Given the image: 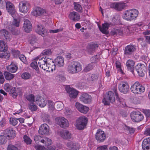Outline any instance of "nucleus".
Segmentation results:
<instances>
[{
  "instance_id": "obj_1",
  "label": "nucleus",
  "mask_w": 150,
  "mask_h": 150,
  "mask_svg": "<svg viewBox=\"0 0 150 150\" xmlns=\"http://www.w3.org/2000/svg\"><path fill=\"white\" fill-rule=\"evenodd\" d=\"M82 69L80 63L78 62H73L68 66L67 70L70 73L75 74L79 72Z\"/></svg>"
},
{
  "instance_id": "obj_2",
  "label": "nucleus",
  "mask_w": 150,
  "mask_h": 150,
  "mask_svg": "<svg viewBox=\"0 0 150 150\" xmlns=\"http://www.w3.org/2000/svg\"><path fill=\"white\" fill-rule=\"evenodd\" d=\"M138 13V11L135 9L127 10L124 11L123 17L127 21H131L135 19Z\"/></svg>"
},
{
  "instance_id": "obj_3",
  "label": "nucleus",
  "mask_w": 150,
  "mask_h": 150,
  "mask_svg": "<svg viewBox=\"0 0 150 150\" xmlns=\"http://www.w3.org/2000/svg\"><path fill=\"white\" fill-rule=\"evenodd\" d=\"M88 121L87 117L84 116L80 117L76 120L75 125L78 129H83L86 127Z\"/></svg>"
},
{
  "instance_id": "obj_4",
  "label": "nucleus",
  "mask_w": 150,
  "mask_h": 150,
  "mask_svg": "<svg viewBox=\"0 0 150 150\" xmlns=\"http://www.w3.org/2000/svg\"><path fill=\"white\" fill-rule=\"evenodd\" d=\"M130 89L131 91L135 94H140L145 91V88L138 81L132 85Z\"/></svg>"
},
{
  "instance_id": "obj_5",
  "label": "nucleus",
  "mask_w": 150,
  "mask_h": 150,
  "mask_svg": "<svg viewBox=\"0 0 150 150\" xmlns=\"http://www.w3.org/2000/svg\"><path fill=\"white\" fill-rule=\"evenodd\" d=\"M115 100L114 93L112 91H109L106 93L103 100V102L105 105H109L110 103H113Z\"/></svg>"
},
{
  "instance_id": "obj_6",
  "label": "nucleus",
  "mask_w": 150,
  "mask_h": 150,
  "mask_svg": "<svg viewBox=\"0 0 150 150\" xmlns=\"http://www.w3.org/2000/svg\"><path fill=\"white\" fill-rule=\"evenodd\" d=\"M3 134L6 137V138L8 139H12L16 136V131L11 127H8L4 129L3 132Z\"/></svg>"
},
{
  "instance_id": "obj_7",
  "label": "nucleus",
  "mask_w": 150,
  "mask_h": 150,
  "mask_svg": "<svg viewBox=\"0 0 150 150\" xmlns=\"http://www.w3.org/2000/svg\"><path fill=\"white\" fill-rule=\"evenodd\" d=\"M131 117L133 122H139L143 120L144 116L139 112L133 111L130 114Z\"/></svg>"
},
{
  "instance_id": "obj_8",
  "label": "nucleus",
  "mask_w": 150,
  "mask_h": 150,
  "mask_svg": "<svg viewBox=\"0 0 150 150\" xmlns=\"http://www.w3.org/2000/svg\"><path fill=\"white\" fill-rule=\"evenodd\" d=\"M146 68L144 65L141 64H138L135 67V70L138 74V75L141 77L144 76L146 73Z\"/></svg>"
},
{
  "instance_id": "obj_9",
  "label": "nucleus",
  "mask_w": 150,
  "mask_h": 150,
  "mask_svg": "<svg viewBox=\"0 0 150 150\" xmlns=\"http://www.w3.org/2000/svg\"><path fill=\"white\" fill-rule=\"evenodd\" d=\"M46 57H42L39 59V61L38 63L40 67L44 70H46L49 68V67H48V65H49L50 63L48 62L49 59H46Z\"/></svg>"
},
{
  "instance_id": "obj_10",
  "label": "nucleus",
  "mask_w": 150,
  "mask_h": 150,
  "mask_svg": "<svg viewBox=\"0 0 150 150\" xmlns=\"http://www.w3.org/2000/svg\"><path fill=\"white\" fill-rule=\"evenodd\" d=\"M126 4L124 2H119L111 3L110 5V8H114L117 11H121L126 6Z\"/></svg>"
},
{
  "instance_id": "obj_11",
  "label": "nucleus",
  "mask_w": 150,
  "mask_h": 150,
  "mask_svg": "<svg viewBox=\"0 0 150 150\" xmlns=\"http://www.w3.org/2000/svg\"><path fill=\"white\" fill-rule=\"evenodd\" d=\"M56 123L62 128H65L68 127L69 123L68 120L64 117H58L56 119Z\"/></svg>"
},
{
  "instance_id": "obj_12",
  "label": "nucleus",
  "mask_w": 150,
  "mask_h": 150,
  "mask_svg": "<svg viewBox=\"0 0 150 150\" xmlns=\"http://www.w3.org/2000/svg\"><path fill=\"white\" fill-rule=\"evenodd\" d=\"M4 88L7 92H9L11 96L13 98H15L17 96L15 88L13 87L9 83H6L4 86Z\"/></svg>"
},
{
  "instance_id": "obj_13",
  "label": "nucleus",
  "mask_w": 150,
  "mask_h": 150,
  "mask_svg": "<svg viewBox=\"0 0 150 150\" xmlns=\"http://www.w3.org/2000/svg\"><path fill=\"white\" fill-rule=\"evenodd\" d=\"M96 139L98 142H103L106 139V135L104 132L100 129H99L96 134Z\"/></svg>"
},
{
  "instance_id": "obj_14",
  "label": "nucleus",
  "mask_w": 150,
  "mask_h": 150,
  "mask_svg": "<svg viewBox=\"0 0 150 150\" xmlns=\"http://www.w3.org/2000/svg\"><path fill=\"white\" fill-rule=\"evenodd\" d=\"M35 31L36 32L44 37L47 35V31L45 28L40 24L37 25Z\"/></svg>"
},
{
  "instance_id": "obj_15",
  "label": "nucleus",
  "mask_w": 150,
  "mask_h": 150,
  "mask_svg": "<svg viewBox=\"0 0 150 150\" xmlns=\"http://www.w3.org/2000/svg\"><path fill=\"white\" fill-rule=\"evenodd\" d=\"M129 88L128 83L126 81H122L118 85L119 90L124 93H127L128 91Z\"/></svg>"
},
{
  "instance_id": "obj_16",
  "label": "nucleus",
  "mask_w": 150,
  "mask_h": 150,
  "mask_svg": "<svg viewBox=\"0 0 150 150\" xmlns=\"http://www.w3.org/2000/svg\"><path fill=\"white\" fill-rule=\"evenodd\" d=\"M136 50V47L134 45H129L125 47L124 54L127 56L131 55Z\"/></svg>"
},
{
  "instance_id": "obj_17",
  "label": "nucleus",
  "mask_w": 150,
  "mask_h": 150,
  "mask_svg": "<svg viewBox=\"0 0 150 150\" xmlns=\"http://www.w3.org/2000/svg\"><path fill=\"white\" fill-rule=\"evenodd\" d=\"M36 103L40 107H44L47 103V100L43 97L38 96L35 98Z\"/></svg>"
},
{
  "instance_id": "obj_18",
  "label": "nucleus",
  "mask_w": 150,
  "mask_h": 150,
  "mask_svg": "<svg viewBox=\"0 0 150 150\" xmlns=\"http://www.w3.org/2000/svg\"><path fill=\"white\" fill-rule=\"evenodd\" d=\"M32 14L36 17L41 16L46 13L45 10L40 7H37L33 11Z\"/></svg>"
},
{
  "instance_id": "obj_19",
  "label": "nucleus",
  "mask_w": 150,
  "mask_h": 150,
  "mask_svg": "<svg viewBox=\"0 0 150 150\" xmlns=\"http://www.w3.org/2000/svg\"><path fill=\"white\" fill-rule=\"evenodd\" d=\"M13 27H8V28L11 30L13 34L17 35L18 34V30L15 29V27L19 26V21L16 18H14L13 21L12 23Z\"/></svg>"
},
{
  "instance_id": "obj_20",
  "label": "nucleus",
  "mask_w": 150,
  "mask_h": 150,
  "mask_svg": "<svg viewBox=\"0 0 150 150\" xmlns=\"http://www.w3.org/2000/svg\"><path fill=\"white\" fill-rule=\"evenodd\" d=\"M23 28L24 30L27 33H29L31 30L32 28V25L29 20L25 18L24 19Z\"/></svg>"
},
{
  "instance_id": "obj_21",
  "label": "nucleus",
  "mask_w": 150,
  "mask_h": 150,
  "mask_svg": "<svg viewBox=\"0 0 150 150\" xmlns=\"http://www.w3.org/2000/svg\"><path fill=\"white\" fill-rule=\"evenodd\" d=\"M39 133L41 135H47L49 132V127L48 125L46 124L42 125L38 131Z\"/></svg>"
},
{
  "instance_id": "obj_22",
  "label": "nucleus",
  "mask_w": 150,
  "mask_h": 150,
  "mask_svg": "<svg viewBox=\"0 0 150 150\" xmlns=\"http://www.w3.org/2000/svg\"><path fill=\"white\" fill-rule=\"evenodd\" d=\"M91 96L87 93L83 94L81 95L80 98V100L84 103L88 104L91 102Z\"/></svg>"
},
{
  "instance_id": "obj_23",
  "label": "nucleus",
  "mask_w": 150,
  "mask_h": 150,
  "mask_svg": "<svg viewBox=\"0 0 150 150\" xmlns=\"http://www.w3.org/2000/svg\"><path fill=\"white\" fill-rule=\"evenodd\" d=\"M76 107L79 112L84 114L86 113L89 110L88 107L77 102L76 103Z\"/></svg>"
},
{
  "instance_id": "obj_24",
  "label": "nucleus",
  "mask_w": 150,
  "mask_h": 150,
  "mask_svg": "<svg viewBox=\"0 0 150 150\" xmlns=\"http://www.w3.org/2000/svg\"><path fill=\"white\" fill-rule=\"evenodd\" d=\"M29 4L25 1H21L19 3V11L21 12L24 13L28 11V7Z\"/></svg>"
},
{
  "instance_id": "obj_25",
  "label": "nucleus",
  "mask_w": 150,
  "mask_h": 150,
  "mask_svg": "<svg viewBox=\"0 0 150 150\" xmlns=\"http://www.w3.org/2000/svg\"><path fill=\"white\" fill-rule=\"evenodd\" d=\"M126 65L128 70L131 71L133 74H134L135 73L134 68V62L132 60H128L126 62Z\"/></svg>"
},
{
  "instance_id": "obj_26",
  "label": "nucleus",
  "mask_w": 150,
  "mask_h": 150,
  "mask_svg": "<svg viewBox=\"0 0 150 150\" xmlns=\"http://www.w3.org/2000/svg\"><path fill=\"white\" fill-rule=\"evenodd\" d=\"M55 64L56 66L58 67H63L64 64V58L59 56L57 57L54 60Z\"/></svg>"
},
{
  "instance_id": "obj_27",
  "label": "nucleus",
  "mask_w": 150,
  "mask_h": 150,
  "mask_svg": "<svg viewBox=\"0 0 150 150\" xmlns=\"http://www.w3.org/2000/svg\"><path fill=\"white\" fill-rule=\"evenodd\" d=\"M66 90L69 94V96L71 98H76L78 94V92L74 89L70 87H67Z\"/></svg>"
},
{
  "instance_id": "obj_28",
  "label": "nucleus",
  "mask_w": 150,
  "mask_h": 150,
  "mask_svg": "<svg viewBox=\"0 0 150 150\" xmlns=\"http://www.w3.org/2000/svg\"><path fill=\"white\" fill-rule=\"evenodd\" d=\"M142 146L143 150H150V137L144 140Z\"/></svg>"
},
{
  "instance_id": "obj_29",
  "label": "nucleus",
  "mask_w": 150,
  "mask_h": 150,
  "mask_svg": "<svg viewBox=\"0 0 150 150\" xmlns=\"http://www.w3.org/2000/svg\"><path fill=\"white\" fill-rule=\"evenodd\" d=\"M6 8L8 13L11 14H14L16 12L13 4L10 2H8L6 4Z\"/></svg>"
},
{
  "instance_id": "obj_30",
  "label": "nucleus",
  "mask_w": 150,
  "mask_h": 150,
  "mask_svg": "<svg viewBox=\"0 0 150 150\" xmlns=\"http://www.w3.org/2000/svg\"><path fill=\"white\" fill-rule=\"evenodd\" d=\"M67 146L74 150H78L80 147V145L78 143L74 141L68 142L67 144Z\"/></svg>"
},
{
  "instance_id": "obj_31",
  "label": "nucleus",
  "mask_w": 150,
  "mask_h": 150,
  "mask_svg": "<svg viewBox=\"0 0 150 150\" xmlns=\"http://www.w3.org/2000/svg\"><path fill=\"white\" fill-rule=\"evenodd\" d=\"M60 135L62 138L65 139H70L72 138L71 133L67 130L60 131Z\"/></svg>"
},
{
  "instance_id": "obj_32",
  "label": "nucleus",
  "mask_w": 150,
  "mask_h": 150,
  "mask_svg": "<svg viewBox=\"0 0 150 150\" xmlns=\"http://www.w3.org/2000/svg\"><path fill=\"white\" fill-rule=\"evenodd\" d=\"M96 56L97 55H96L91 58V61H93V60L94 61L90 64H88L87 66L84 69V71L85 72H87L92 70L93 68L94 65L95 64L94 63H96Z\"/></svg>"
},
{
  "instance_id": "obj_33",
  "label": "nucleus",
  "mask_w": 150,
  "mask_h": 150,
  "mask_svg": "<svg viewBox=\"0 0 150 150\" xmlns=\"http://www.w3.org/2000/svg\"><path fill=\"white\" fill-rule=\"evenodd\" d=\"M111 23H105L102 24V27H99L100 30L101 32L104 34H107V30L109 28V26L111 25Z\"/></svg>"
},
{
  "instance_id": "obj_34",
  "label": "nucleus",
  "mask_w": 150,
  "mask_h": 150,
  "mask_svg": "<svg viewBox=\"0 0 150 150\" xmlns=\"http://www.w3.org/2000/svg\"><path fill=\"white\" fill-rule=\"evenodd\" d=\"M39 59V57L38 56L30 64V66L34 69H35L38 74H39L40 71L39 70L37 61Z\"/></svg>"
},
{
  "instance_id": "obj_35",
  "label": "nucleus",
  "mask_w": 150,
  "mask_h": 150,
  "mask_svg": "<svg viewBox=\"0 0 150 150\" xmlns=\"http://www.w3.org/2000/svg\"><path fill=\"white\" fill-rule=\"evenodd\" d=\"M69 17L74 21H77L80 19L79 15L75 12H73L70 13Z\"/></svg>"
},
{
  "instance_id": "obj_36",
  "label": "nucleus",
  "mask_w": 150,
  "mask_h": 150,
  "mask_svg": "<svg viewBox=\"0 0 150 150\" xmlns=\"http://www.w3.org/2000/svg\"><path fill=\"white\" fill-rule=\"evenodd\" d=\"M98 47V45L96 44H92L90 45L87 48V51L91 54L94 52L95 49Z\"/></svg>"
},
{
  "instance_id": "obj_37",
  "label": "nucleus",
  "mask_w": 150,
  "mask_h": 150,
  "mask_svg": "<svg viewBox=\"0 0 150 150\" xmlns=\"http://www.w3.org/2000/svg\"><path fill=\"white\" fill-rule=\"evenodd\" d=\"M112 90L115 93V94L116 98V100L117 101H118L120 104H123V101L124 100V99L123 98H120L119 97L118 95L117 92V88L116 85H114Z\"/></svg>"
},
{
  "instance_id": "obj_38",
  "label": "nucleus",
  "mask_w": 150,
  "mask_h": 150,
  "mask_svg": "<svg viewBox=\"0 0 150 150\" xmlns=\"http://www.w3.org/2000/svg\"><path fill=\"white\" fill-rule=\"evenodd\" d=\"M7 70L12 73L15 72L18 69V67L13 63L8 65L7 67Z\"/></svg>"
},
{
  "instance_id": "obj_39",
  "label": "nucleus",
  "mask_w": 150,
  "mask_h": 150,
  "mask_svg": "<svg viewBox=\"0 0 150 150\" xmlns=\"http://www.w3.org/2000/svg\"><path fill=\"white\" fill-rule=\"evenodd\" d=\"M8 47L6 43L3 41H0V52H4L7 50Z\"/></svg>"
},
{
  "instance_id": "obj_40",
  "label": "nucleus",
  "mask_w": 150,
  "mask_h": 150,
  "mask_svg": "<svg viewBox=\"0 0 150 150\" xmlns=\"http://www.w3.org/2000/svg\"><path fill=\"white\" fill-rule=\"evenodd\" d=\"M4 75L6 79L8 80H10L14 77L13 75L8 72H4Z\"/></svg>"
},
{
  "instance_id": "obj_41",
  "label": "nucleus",
  "mask_w": 150,
  "mask_h": 150,
  "mask_svg": "<svg viewBox=\"0 0 150 150\" xmlns=\"http://www.w3.org/2000/svg\"><path fill=\"white\" fill-rule=\"evenodd\" d=\"M41 143L47 146V145H51L52 142L50 139L46 137H44L42 138V140H41Z\"/></svg>"
},
{
  "instance_id": "obj_42",
  "label": "nucleus",
  "mask_w": 150,
  "mask_h": 150,
  "mask_svg": "<svg viewBox=\"0 0 150 150\" xmlns=\"http://www.w3.org/2000/svg\"><path fill=\"white\" fill-rule=\"evenodd\" d=\"M0 35L2 37H4L5 39H7L8 37L9 33L5 29L1 30L0 31Z\"/></svg>"
},
{
  "instance_id": "obj_43",
  "label": "nucleus",
  "mask_w": 150,
  "mask_h": 150,
  "mask_svg": "<svg viewBox=\"0 0 150 150\" xmlns=\"http://www.w3.org/2000/svg\"><path fill=\"white\" fill-rule=\"evenodd\" d=\"M33 102H31L28 104L29 109L32 111H36L37 109V107Z\"/></svg>"
},
{
  "instance_id": "obj_44",
  "label": "nucleus",
  "mask_w": 150,
  "mask_h": 150,
  "mask_svg": "<svg viewBox=\"0 0 150 150\" xmlns=\"http://www.w3.org/2000/svg\"><path fill=\"white\" fill-rule=\"evenodd\" d=\"M74 7L75 9L77 11L79 12H82V8L81 6L77 3H74Z\"/></svg>"
},
{
  "instance_id": "obj_45",
  "label": "nucleus",
  "mask_w": 150,
  "mask_h": 150,
  "mask_svg": "<svg viewBox=\"0 0 150 150\" xmlns=\"http://www.w3.org/2000/svg\"><path fill=\"white\" fill-rule=\"evenodd\" d=\"M21 76L22 78L24 79H30L31 77V74L30 73L27 72L23 73L21 75Z\"/></svg>"
},
{
  "instance_id": "obj_46",
  "label": "nucleus",
  "mask_w": 150,
  "mask_h": 150,
  "mask_svg": "<svg viewBox=\"0 0 150 150\" xmlns=\"http://www.w3.org/2000/svg\"><path fill=\"white\" fill-rule=\"evenodd\" d=\"M18 120H19L18 118H16L15 117H10V124L13 126L16 125L18 123Z\"/></svg>"
},
{
  "instance_id": "obj_47",
  "label": "nucleus",
  "mask_w": 150,
  "mask_h": 150,
  "mask_svg": "<svg viewBox=\"0 0 150 150\" xmlns=\"http://www.w3.org/2000/svg\"><path fill=\"white\" fill-rule=\"evenodd\" d=\"M29 40L30 41V43L31 44H33L34 42H35L36 41L37 38L34 35L32 34L29 36Z\"/></svg>"
},
{
  "instance_id": "obj_48",
  "label": "nucleus",
  "mask_w": 150,
  "mask_h": 150,
  "mask_svg": "<svg viewBox=\"0 0 150 150\" xmlns=\"http://www.w3.org/2000/svg\"><path fill=\"white\" fill-rule=\"evenodd\" d=\"M98 79L97 76L95 74L91 75L90 78H89L88 80L90 83H92L94 81H96Z\"/></svg>"
},
{
  "instance_id": "obj_49",
  "label": "nucleus",
  "mask_w": 150,
  "mask_h": 150,
  "mask_svg": "<svg viewBox=\"0 0 150 150\" xmlns=\"http://www.w3.org/2000/svg\"><path fill=\"white\" fill-rule=\"evenodd\" d=\"M48 106L49 109L51 110H53L54 109V103L51 100L48 101Z\"/></svg>"
},
{
  "instance_id": "obj_50",
  "label": "nucleus",
  "mask_w": 150,
  "mask_h": 150,
  "mask_svg": "<svg viewBox=\"0 0 150 150\" xmlns=\"http://www.w3.org/2000/svg\"><path fill=\"white\" fill-rule=\"evenodd\" d=\"M23 139L24 142L27 144H31V139L28 136L25 135L23 137Z\"/></svg>"
},
{
  "instance_id": "obj_51",
  "label": "nucleus",
  "mask_w": 150,
  "mask_h": 150,
  "mask_svg": "<svg viewBox=\"0 0 150 150\" xmlns=\"http://www.w3.org/2000/svg\"><path fill=\"white\" fill-rule=\"evenodd\" d=\"M26 99L30 102H34L35 101L34 96L32 94H29L26 96Z\"/></svg>"
},
{
  "instance_id": "obj_52",
  "label": "nucleus",
  "mask_w": 150,
  "mask_h": 150,
  "mask_svg": "<svg viewBox=\"0 0 150 150\" xmlns=\"http://www.w3.org/2000/svg\"><path fill=\"white\" fill-rule=\"evenodd\" d=\"M56 108L58 111L62 110L63 107V103L61 102H58L56 103Z\"/></svg>"
},
{
  "instance_id": "obj_53",
  "label": "nucleus",
  "mask_w": 150,
  "mask_h": 150,
  "mask_svg": "<svg viewBox=\"0 0 150 150\" xmlns=\"http://www.w3.org/2000/svg\"><path fill=\"white\" fill-rule=\"evenodd\" d=\"M42 117L44 121L49 122L50 121V118L48 114L43 113L42 114Z\"/></svg>"
},
{
  "instance_id": "obj_54",
  "label": "nucleus",
  "mask_w": 150,
  "mask_h": 150,
  "mask_svg": "<svg viewBox=\"0 0 150 150\" xmlns=\"http://www.w3.org/2000/svg\"><path fill=\"white\" fill-rule=\"evenodd\" d=\"M7 150H19L17 147L12 144H9L7 148Z\"/></svg>"
},
{
  "instance_id": "obj_55",
  "label": "nucleus",
  "mask_w": 150,
  "mask_h": 150,
  "mask_svg": "<svg viewBox=\"0 0 150 150\" xmlns=\"http://www.w3.org/2000/svg\"><path fill=\"white\" fill-rule=\"evenodd\" d=\"M9 56V54L5 52V51L4 52L0 54V58L8 59Z\"/></svg>"
},
{
  "instance_id": "obj_56",
  "label": "nucleus",
  "mask_w": 150,
  "mask_h": 150,
  "mask_svg": "<svg viewBox=\"0 0 150 150\" xmlns=\"http://www.w3.org/2000/svg\"><path fill=\"white\" fill-rule=\"evenodd\" d=\"M6 137L4 134L3 135L0 136V144H5L6 142Z\"/></svg>"
},
{
  "instance_id": "obj_57",
  "label": "nucleus",
  "mask_w": 150,
  "mask_h": 150,
  "mask_svg": "<svg viewBox=\"0 0 150 150\" xmlns=\"http://www.w3.org/2000/svg\"><path fill=\"white\" fill-rule=\"evenodd\" d=\"M41 54L43 55L50 56L52 54V52L50 49H46L42 51Z\"/></svg>"
},
{
  "instance_id": "obj_58",
  "label": "nucleus",
  "mask_w": 150,
  "mask_h": 150,
  "mask_svg": "<svg viewBox=\"0 0 150 150\" xmlns=\"http://www.w3.org/2000/svg\"><path fill=\"white\" fill-rule=\"evenodd\" d=\"M42 138L40 136H35L34 137V139L36 142L38 143L39 142H41V140H42Z\"/></svg>"
},
{
  "instance_id": "obj_59",
  "label": "nucleus",
  "mask_w": 150,
  "mask_h": 150,
  "mask_svg": "<svg viewBox=\"0 0 150 150\" xmlns=\"http://www.w3.org/2000/svg\"><path fill=\"white\" fill-rule=\"evenodd\" d=\"M6 123V120L5 118H3L0 121V127H3Z\"/></svg>"
},
{
  "instance_id": "obj_60",
  "label": "nucleus",
  "mask_w": 150,
  "mask_h": 150,
  "mask_svg": "<svg viewBox=\"0 0 150 150\" xmlns=\"http://www.w3.org/2000/svg\"><path fill=\"white\" fill-rule=\"evenodd\" d=\"M19 59L23 63L25 64L26 63V59L25 56L23 54L19 55Z\"/></svg>"
},
{
  "instance_id": "obj_61",
  "label": "nucleus",
  "mask_w": 150,
  "mask_h": 150,
  "mask_svg": "<svg viewBox=\"0 0 150 150\" xmlns=\"http://www.w3.org/2000/svg\"><path fill=\"white\" fill-rule=\"evenodd\" d=\"M97 150H108L107 145H104L98 147L97 148Z\"/></svg>"
},
{
  "instance_id": "obj_62",
  "label": "nucleus",
  "mask_w": 150,
  "mask_h": 150,
  "mask_svg": "<svg viewBox=\"0 0 150 150\" xmlns=\"http://www.w3.org/2000/svg\"><path fill=\"white\" fill-rule=\"evenodd\" d=\"M12 54L15 57H17L19 56V51L15 50H12Z\"/></svg>"
},
{
  "instance_id": "obj_63",
  "label": "nucleus",
  "mask_w": 150,
  "mask_h": 150,
  "mask_svg": "<svg viewBox=\"0 0 150 150\" xmlns=\"http://www.w3.org/2000/svg\"><path fill=\"white\" fill-rule=\"evenodd\" d=\"M34 147L36 150H45L46 149L44 146L40 145L35 146Z\"/></svg>"
},
{
  "instance_id": "obj_64",
  "label": "nucleus",
  "mask_w": 150,
  "mask_h": 150,
  "mask_svg": "<svg viewBox=\"0 0 150 150\" xmlns=\"http://www.w3.org/2000/svg\"><path fill=\"white\" fill-rule=\"evenodd\" d=\"M71 111L68 108H66L64 111L65 114L67 116L70 114L71 113Z\"/></svg>"
}]
</instances>
